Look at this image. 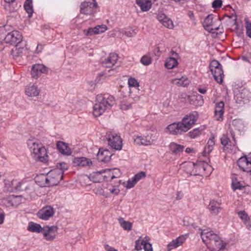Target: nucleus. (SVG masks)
Returning <instances> with one entry per match:
<instances>
[{"label":"nucleus","mask_w":251,"mask_h":251,"mask_svg":"<svg viewBox=\"0 0 251 251\" xmlns=\"http://www.w3.org/2000/svg\"><path fill=\"white\" fill-rule=\"evenodd\" d=\"M245 22L246 34L249 37L251 38V22L249 21L247 18L245 19Z\"/></svg>","instance_id":"nucleus-36"},{"label":"nucleus","mask_w":251,"mask_h":251,"mask_svg":"<svg viewBox=\"0 0 251 251\" xmlns=\"http://www.w3.org/2000/svg\"><path fill=\"white\" fill-rule=\"evenodd\" d=\"M232 188L234 191L236 190H242L244 187L240 184L238 181L234 182L232 183Z\"/></svg>","instance_id":"nucleus-46"},{"label":"nucleus","mask_w":251,"mask_h":251,"mask_svg":"<svg viewBox=\"0 0 251 251\" xmlns=\"http://www.w3.org/2000/svg\"><path fill=\"white\" fill-rule=\"evenodd\" d=\"M187 236V234L182 235L176 239L172 240L167 245V251H171L173 249L176 248L182 245L185 241Z\"/></svg>","instance_id":"nucleus-14"},{"label":"nucleus","mask_w":251,"mask_h":251,"mask_svg":"<svg viewBox=\"0 0 251 251\" xmlns=\"http://www.w3.org/2000/svg\"><path fill=\"white\" fill-rule=\"evenodd\" d=\"M209 67L214 79L218 83H222L224 75L221 64L218 61L213 60L210 62Z\"/></svg>","instance_id":"nucleus-7"},{"label":"nucleus","mask_w":251,"mask_h":251,"mask_svg":"<svg viewBox=\"0 0 251 251\" xmlns=\"http://www.w3.org/2000/svg\"><path fill=\"white\" fill-rule=\"evenodd\" d=\"M161 23H162V24L167 28L172 29L174 27V24L173 21L167 17Z\"/></svg>","instance_id":"nucleus-38"},{"label":"nucleus","mask_w":251,"mask_h":251,"mask_svg":"<svg viewBox=\"0 0 251 251\" xmlns=\"http://www.w3.org/2000/svg\"><path fill=\"white\" fill-rule=\"evenodd\" d=\"M146 176V173L144 172H140L136 175L133 177L134 178V181L136 182V183L139 181L142 178H144Z\"/></svg>","instance_id":"nucleus-43"},{"label":"nucleus","mask_w":251,"mask_h":251,"mask_svg":"<svg viewBox=\"0 0 251 251\" xmlns=\"http://www.w3.org/2000/svg\"><path fill=\"white\" fill-rule=\"evenodd\" d=\"M198 118V113L194 112L186 115L178 123H174L167 126L169 132L173 135L181 134L189 130Z\"/></svg>","instance_id":"nucleus-1"},{"label":"nucleus","mask_w":251,"mask_h":251,"mask_svg":"<svg viewBox=\"0 0 251 251\" xmlns=\"http://www.w3.org/2000/svg\"><path fill=\"white\" fill-rule=\"evenodd\" d=\"M4 219V213L3 211L0 208V225L3 223Z\"/></svg>","instance_id":"nucleus-55"},{"label":"nucleus","mask_w":251,"mask_h":251,"mask_svg":"<svg viewBox=\"0 0 251 251\" xmlns=\"http://www.w3.org/2000/svg\"><path fill=\"white\" fill-rule=\"evenodd\" d=\"M243 93H241V94H240L239 95H238V96H237V99H238L239 98H241L242 99L241 100H240V101H242L243 103L245 102V99L244 97H243Z\"/></svg>","instance_id":"nucleus-61"},{"label":"nucleus","mask_w":251,"mask_h":251,"mask_svg":"<svg viewBox=\"0 0 251 251\" xmlns=\"http://www.w3.org/2000/svg\"><path fill=\"white\" fill-rule=\"evenodd\" d=\"M58 227L55 226H44L42 227L40 225L30 222L27 226V230L36 233L42 232L44 238L47 241H53L57 234Z\"/></svg>","instance_id":"nucleus-4"},{"label":"nucleus","mask_w":251,"mask_h":251,"mask_svg":"<svg viewBox=\"0 0 251 251\" xmlns=\"http://www.w3.org/2000/svg\"><path fill=\"white\" fill-rule=\"evenodd\" d=\"M63 179V176L59 172L58 169H53L50 171L46 176H43V179L45 181L44 184L46 186H51L57 185Z\"/></svg>","instance_id":"nucleus-6"},{"label":"nucleus","mask_w":251,"mask_h":251,"mask_svg":"<svg viewBox=\"0 0 251 251\" xmlns=\"http://www.w3.org/2000/svg\"><path fill=\"white\" fill-rule=\"evenodd\" d=\"M221 142L223 146H226L228 145L230 140L226 135L224 134L221 138Z\"/></svg>","instance_id":"nucleus-49"},{"label":"nucleus","mask_w":251,"mask_h":251,"mask_svg":"<svg viewBox=\"0 0 251 251\" xmlns=\"http://www.w3.org/2000/svg\"><path fill=\"white\" fill-rule=\"evenodd\" d=\"M112 155V154L109 150L100 148L97 153V157L100 162L106 163L110 160Z\"/></svg>","instance_id":"nucleus-15"},{"label":"nucleus","mask_w":251,"mask_h":251,"mask_svg":"<svg viewBox=\"0 0 251 251\" xmlns=\"http://www.w3.org/2000/svg\"><path fill=\"white\" fill-rule=\"evenodd\" d=\"M48 72V68L43 64H36L32 66L31 75L32 77L37 79L42 74H46Z\"/></svg>","instance_id":"nucleus-11"},{"label":"nucleus","mask_w":251,"mask_h":251,"mask_svg":"<svg viewBox=\"0 0 251 251\" xmlns=\"http://www.w3.org/2000/svg\"><path fill=\"white\" fill-rule=\"evenodd\" d=\"M213 15L212 14L208 15L204 19V21L202 23V25L206 30L213 29L212 28H210V27L213 25Z\"/></svg>","instance_id":"nucleus-25"},{"label":"nucleus","mask_w":251,"mask_h":251,"mask_svg":"<svg viewBox=\"0 0 251 251\" xmlns=\"http://www.w3.org/2000/svg\"><path fill=\"white\" fill-rule=\"evenodd\" d=\"M146 139H147V140L150 141V145H151L153 144V142L155 141V136H153V134H151V135H148L147 136H145Z\"/></svg>","instance_id":"nucleus-53"},{"label":"nucleus","mask_w":251,"mask_h":251,"mask_svg":"<svg viewBox=\"0 0 251 251\" xmlns=\"http://www.w3.org/2000/svg\"><path fill=\"white\" fill-rule=\"evenodd\" d=\"M26 46L25 43L23 42V41L15 46V49L11 50V54L14 58H16L21 56L23 51L25 50V46Z\"/></svg>","instance_id":"nucleus-18"},{"label":"nucleus","mask_w":251,"mask_h":251,"mask_svg":"<svg viewBox=\"0 0 251 251\" xmlns=\"http://www.w3.org/2000/svg\"><path fill=\"white\" fill-rule=\"evenodd\" d=\"M224 102L221 101L216 104L214 111L215 117L217 121H222L224 112Z\"/></svg>","instance_id":"nucleus-19"},{"label":"nucleus","mask_w":251,"mask_h":251,"mask_svg":"<svg viewBox=\"0 0 251 251\" xmlns=\"http://www.w3.org/2000/svg\"><path fill=\"white\" fill-rule=\"evenodd\" d=\"M201 130L199 128H196L188 133L189 136L191 138H195L201 134Z\"/></svg>","instance_id":"nucleus-40"},{"label":"nucleus","mask_w":251,"mask_h":251,"mask_svg":"<svg viewBox=\"0 0 251 251\" xmlns=\"http://www.w3.org/2000/svg\"><path fill=\"white\" fill-rule=\"evenodd\" d=\"M95 29H96L95 32L96 33L99 34L104 32L107 30V28L106 25H97L95 27Z\"/></svg>","instance_id":"nucleus-42"},{"label":"nucleus","mask_w":251,"mask_h":251,"mask_svg":"<svg viewBox=\"0 0 251 251\" xmlns=\"http://www.w3.org/2000/svg\"><path fill=\"white\" fill-rule=\"evenodd\" d=\"M104 249L106 251H118L115 248L111 247L107 244L104 245Z\"/></svg>","instance_id":"nucleus-56"},{"label":"nucleus","mask_w":251,"mask_h":251,"mask_svg":"<svg viewBox=\"0 0 251 251\" xmlns=\"http://www.w3.org/2000/svg\"><path fill=\"white\" fill-rule=\"evenodd\" d=\"M141 63L145 65L148 66L152 62V59L149 55H144L140 60Z\"/></svg>","instance_id":"nucleus-35"},{"label":"nucleus","mask_w":251,"mask_h":251,"mask_svg":"<svg viewBox=\"0 0 251 251\" xmlns=\"http://www.w3.org/2000/svg\"><path fill=\"white\" fill-rule=\"evenodd\" d=\"M193 151H194L193 149L191 148H187L185 150V152L188 153H190Z\"/></svg>","instance_id":"nucleus-64"},{"label":"nucleus","mask_w":251,"mask_h":251,"mask_svg":"<svg viewBox=\"0 0 251 251\" xmlns=\"http://www.w3.org/2000/svg\"><path fill=\"white\" fill-rule=\"evenodd\" d=\"M27 144L34 160L43 163L48 161L47 150L39 141L36 139H29Z\"/></svg>","instance_id":"nucleus-2"},{"label":"nucleus","mask_w":251,"mask_h":251,"mask_svg":"<svg viewBox=\"0 0 251 251\" xmlns=\"http://www.w3.org/2000/svg\"><path fill=\"white\" fill-rule=\"evenodd\" d=\"M56 148L63 155H70L72 153V151L68 147V144L64 142L58 141L56 143Z\"/></svg>","instance_id":"nucleus-20"},{"label":"nucleus","mask_w":251,"mask_h":251,"mask_svg":"<svg viewBox=\"0 0 251 251\" xmlns=\"http://www.w3.org/2000/svg\"><path fill=\"white\" fill-rule=\"evenodd\" d=\"M198 91L201 94H204L206 92V90L205 88H198Z\"/></svg>","instance_id":"nucleus-62"},{"label":"nucleus","mask_w":251,"mask_h":251,"mask_svg":"<svg viewBox=\"0 0 251 251\" xmlns=\"http://www.w3.org/2000/svg\"><path fill=\"white\" fill-rule=\"evenodd\" d=\"M68 169V165L67 163L64 162H62L60 163H58L56 164V168L55 169H58L59 172L61 173L63 176V173L65 170H67Z\"/></svg>","instance_id":"nucleus-34"},{"label":"nucleus","mask_w":251,"mask_h":251,"mask_svg":"<svg viewBox=\"0 0 251 251\" xmlns=\"http://www.w3.org/2000/svg\"><path fill=\"white\" fill-rule=\"evenodd\" d=\"M119 192H120L119 190H117L116 189H112L110 190V192L111 193H114L116 195H118V194L119 193Z\"/></svg>","instance_id":"nucleus-63"},{"label":"nucleus","mask_w":251,"mask_h":251,"mask_svg":"<svg viewBox=\"0 0 251 251\" xmlns=\"http://www.w3.org/2000/svg\"><path fill=\"white\" fill-rule=\"evenodd\" d=\"M54 213V209L50 205L46 206L43 209L39 210L37 215L38 218L41 219L47 220L50 217L53 216Z\"/></svg>","instance_id":"nucleus-12"},{"label":"nucleus","mask_w":251,"mask_h":251,"mask_svg":"<svg viewBox=\"0 0 251 251\" xmlns=\"http://www.w3.org/2000/svg\"><path fill=\"white\" fill-rule=\"evenodd\" d=\"M95 30H96V29H95V27H94V28H89L87 30H85L84 31V32L86 31L85 35L86 36H89V35H92L94 34H97L98 33H96V32H95Z\"/></svg>","instance_id":"nucleus-52"},{"label":"nucleus","mask_w":251,"mask_h":251,"mask_svg":"<svg viewBox=\"0 0 251 251\" xmlns=\"http://www.w3.org/2000/svg\"><path fill=\"white\" fill-rule=\"evenodd\" d=\"M118 60V55L115 53H111L108 56L102 60L101 63L103 67L106 68H111L108 71H114L115 68H114L115 64Z\"/></svg>","instance_id":"nucleus-10"},{"label":"nucleus","mask_w":251,"mask_h":251,"mask_svg":"<svg viewBox=\"0 0 251 251\" xmlns=\"http://www.w3.org/2000/svg\"><path fill=\"white\" fill-rule=\"evenodd\" d=\"M201 98L202 96L200 95L192 96L190 98V102H191V101L192 100H197L199 98L201 99Z\"/></svg>","instance_id":"nucleus-57"},{"label":"nucleus","mask_w":251,"mask_h":251,"mask_svg":"<svg viewBox=\"0 0 251 251\" xmlns=\"http://www.w3.org/2000/svg\"><path fill=\"white\" fill-rule=\"evenodd\" d=\"M221 204V203L220 202L212 200L210 201L207 208L212 215H217L220 212L222 209L220 206Z\"/></svg>","instance_id":"nucleus-16"},{"label":"nucleus","mask_w":251,"mask_h":251,"mask_svg":"<svg viewBox=\"0 0 251 251\" xmlns=\"http://www.w3.org/2000/svg\"><path fill=\"white\" fill-rule=\"evenodd\" d=\"M22 35L19 31L13 30L5 35L4 41L7 44L16 45L22 42Z\"/></svg>","instance_id":"nucleus-9"},{"label":"nucleus","mask_w":251,"mask_h":251,"mask_svg":"<svg viewBox=\"0 0 251 251\" xmlns=\"http://www.w3.org/2000/svg\"><path fill=\"white\" fill-rule=\"evenodd\" d=\"M215 145L214 138H210L208 140L206 146L202 152L203 156H207L213 150V146Z\"/></svg>","instance_id":"nucleus-24"},{"label":"nucleus","mask_w":251,"mask_h":251,"mask_svg":"<svg viewBox=\"0 0 251 251\" xmlns=\"http://www.w3.org/2000/svg\"><path fill=\"white\" fill-rule=\"evenodd\" d=\"M223 1L222 0H214L212 3V7L213 8H220L222 6Z\"/></svg>","instance_id":"nucleus-45"},{"label":"nucleus","mask_w":251,"mask_h":251,"mask_svg":"<svg viewBox=\"0 0 251 251\" xmlns=\"http://www.w3.org/2000/svg\"><path fill=\"white\" fill-rule=\"evenodd\" d=\"M109 172V177H110V180L114 179V178H117L120 176V171L118 169H114L112 170L111 169H107Z\"/></svg>","instance_id":"nucleus-33"},{"label":"nucleus","mask_w":251,"mask_h":251,"mask_svg":"<svg viewBox=\"0 0 251 251\" xmlns=\"http://www.w3.org/2000/svg\"><path fill=\"white\" fill-rule=\"evenodd\" d=\"M119 222L120 224V226L125 229L126 230H130L132 227V223L126 221L124 220V218H120L118 219Z\"/></svg>","instance_id":"nucleus-30"},{"label":"nucleus","mask_w":251,"mask_h":251,"mask_svg":"<svg viewBox=\"0 0 251 251\" xmlns=\"http://www.w3.org/2000/svg\"><path fill=\"white\" fill-rule=\"evenodd\" d=\"M25 92L29 97H35L39 95V90L35 85H29L25 88Z\"/></svg>","instance_id":"nucleus-23"},{"label":"nucleus","mask_w":251,"mask_h":251,"mask_svg":"<svg viewBox=\"0 0 251 251\" xmlns=\"http://www.w3.org/2000/svg\"><path fill=\"white\" fill-rule=\"evenodd\" d=\"M237 163L239 168L243 171L247 173L251 172V161L249 157L242 156L237 160Z\"/></svg>","instance_id":"nucleus-13"},{"label":"nucleus","mask_w":251,"mask_h":251,"mask_svg":"<svg viewBox=\"0 0 251 251\" xmlns=\"http://www.w3.org/2000/svg\"><path fill=\"white\" fill-rule=\"evenodd\" d=\"M32 0H25L24 3V8L28 14V17H31L33 12Z\"/></svg>","instance_id":"nucleus-29"},{"label":"nucleus","mask_w":251,"mask_h":251,"mask_svg":"<svg viewBox=\"0 0 251 251\" xmlns=\"http://www.w3.org/2000/svg\"><path fill=\"white\" fill-rule=\"evenodd\" d=\"M166 18H167L166 15L161 11L159 12L157 15V19L160 23L163 22Z\"/></svg>","instance_id":"nucleus-51"},{"label":"nucleus","mask_w":251,"mask_h":251,"mask_svg":"<svg viewBox=\"0 0 251 251\" xmlns=\"http://www.w3.org/2000/svg\"><path fill=\"white\" fill-rule=\"evenodd\" d=\"M131 107V104H122L120 105L121 109L123 110H128L130 109Z\"/></svg>","instance_id":"nucleus-54"},{"label":"nucleus","mask_w":251,"mask_h":251,"mask_svg":"<svg viewBox=\"0 0 251 251\" xmlns=\"http://www.w3.org/2000/svg\"><path fill=\"white\" fill-rule=\"evenodd\" d=\"M128 84L130 87L139 86V83L134 78H130L128 79Z\"/></svg>","instance_id":"nucleus-48"},{"label":"nucleus","mask_w":251,"mask_h":251,"mask_svg":"<svg viewBox=\"0 0 251 251\" xmlns=\"http://www.w3.org/2000/svg\"><path fill=\"white\" fill-rule=\"evenodd\" d=\"M237 214L243 222L250 220V218L245 211H240L238 212Z\"/></svg>","instance_id":"nucleus-41"},{"label":"nucleus","mask_w":251,"mask_h":251,"mask_svg":"<svg viewBox=\"0 0 251 251\" xmlns=\"http://www.w3.org/2000/svg\"><path fill=\"white\" fill-rule=\"evenodd\" d=\"M145 239L143 247L145 251H152V245L149 242V237L146 236Z\"/></svg>","instance_id":"nucleus-39"},{"label":"nucleus","mask_w":251,"mask_h":251,"mask_svg":"<svg viewBox=\"0 0 251 251\" xmlns=\"http://www.w3.org/2000/svg\"><path fill=\"white\" fill-rule=\"evenodd\" d=\"M144 240L138 239L135 242V249L137 251H140L144 247Z\"/></svg>","instance_id":"nucleus-44"},{"label":"nucleus","mask_w":251,"mask_h":251,"mask_svg":"<svg viewBox=\"0 0 251 251\" xmlns=\"http://www.w3.org/2000/svg\"><path fill=\"white\" fill-rule=\"evenodd\" d=\"M161 23H162V24L167 28L172 29L174 27V24L173 21L167 17Z\"/></svg>","instance_id":"nucleus-37"},{"label":"nucleus","mask_w":251,"mask_h":251,"mask_svg":"<svg viewBox=\"0 0 251 251\" xmlns=\"http://www.w3.org/2000/svg\"><path fill=\"white\" fill-rule=\"evenodd\" d=\"M105 137L108 142V145L110 146L112 149L118 151H120L122 149V141L119 135L112 132H107Z\"/></svg>","instance_id":"nucleus-8"},{"label":"nucleus","mask_w":251,"mask_h":251,"mask_svg":"<svg viewBox=\"0 0 251 251\" xmlns=\"http://www.w3.org/2000/svg\"><path fill=\"white\" fill-rule=\"evenodd\" d=\"M115 103L114 98L108 94H100L96 97V103L93 106V115L96 117L101 115L106 109Z\"/></svg>","instance_id":"nucleus-3"},{"label":"nucleus","mask_w":251,"mask_h":251,"mask_svg":"<svg viewBox=\"0 0 251 251\" xmlns=\"http://www.w3.org/2000/svg\"><path fill=\"white\" fill-rule=\"evenodd\" d=\"M136 183V182H135L134 181V178L132 177L131 179H129L127 182L126 185V187L127 189H130L134 186L135 184Z\"/></svg>","instance_id":"nucleus-50"},{"label":"nucleus","mask_w":251,"mask_h":251,"mask_svg":"<svg viewBox=\"0 0 251 251\" xmlns=\"http://www.w3.org/2000/svg\"><path fill=\"white\" fill-rule=\"evenodd\" d=\"M136 3L143 12L148 11L152 6V2L151 0H136Z\"/></svg>","instance_id":"nucleus-21"},{"label":"nucleus","mask_w":251,"mask_h":251,"mask_svg":"<svg viewBox=\"0 0 251 251\" xmlns=\"http://www.w3.org/2000/svg\"><path fill=\"white\" fill-rule=\"evenodd\" d=\"M201 236L204 243L211 244L214 246L217 249L223 250L226 248V243L213 231H209L208 229H203L201 232Z\"/></svg>","instance_id":"nucleus-5"},{"label":"nucleus","mask_w":251,"mask_h":251,"mask_svg":"<svg viewBox=\"0 0 251 251\" xmlns=\"http://www.w3.org/2000/svg\"><path fill=\"white\" fill-rule=\"evenodd\" d=\"M169 150L172 152V154L177 155L182 152L184 149L183 145L177 144L175 142H172L168 146Z\"/></svg>","instance_id":"nucleus-22"},{"label":"nucleus","mask_w":251,"mask_h":251,"mask_svg":"<svg viewBox=\"0 0 251 251\" xmlns=\"http://www.w3.org/2000/svg\"><path fill=\"white\" fill-rule=\"evenodd\" d=\"M145 137H142L141 136H138L134 139L135 143L139 145H145L148 146L150 145V142Z\"/></svg>","instance_id":"nucleus-31"},{"label":"nucleus","mask_w":251,"mask_h":251,"mask_svg":"<svg viewBox=\"0 0 251 251\" xmlns=\"http://www.w3.org/2000/svg\"><path fill=\"white\" fill-rule=\"evenodd\" d=\"M183 197V194L181 191H178L176 194V200H180Z\"/></svg>","instance_id":"nucleus-58"},{"label":"nucleus","mask_w":251,"mask_h":251,"mask_svg":"<svg viewBox=\"0 0 251 251\" xmlns=\"http://www.w3.org/2000/svg\"><path fill=\"white\" fill-rule=\"evenodd\" d=\"M172 82L174 84L181 86H186L189 83V80L185 76H182L180 78L173 79Z\"/></svg>","instance_id":"nucleus-28"},{"label":"nucleus","mask_w":251,"mask_h":251,"mask_svg":"<svg viewBox=\"0 0 251 251\" xmlns=\"http://www.w3.org/2000/svg\"><path fill=\"white\" fill-rule=\"evenodd\" d=\"M92 3L89 1H83L80 5V13L84 15H92L94 11L92 7Z\"/></svg>","instance_id":"nucleus-17"},{"label":"nucleus","mask_w":251,"mask_h":251,"mask_svg":"<svg viewBox=\"0 0 251 251\" xmlns=\"http://www.w3.org/2000/svg\"><path fill=\"white\" fill-rule=\"evenodd\" d=\"M26 189V186L24 183L21 182H18L16 186H15V190L17 191H23Z\"/></svg>","instance_id":"nucleus-47"},{"label":"nucleus","mask_w":251,"mask_h":251,"mask_svg":"<svg viewBox=\"0 0 251 251\" xmlns=\"http://www.w3.org/2000/svg\"><path fill=\"white\" fill-rule=\"evenodd\" d=\"M244 223L246 225L248 229H250L251 227V222L250 221V219L248 220L247 222L245 221L244 222Z\"/></svg>","instance_id":"nucleus-60"},{"label":"nucleus","mask_w":251,"mask_h":251,"mask_svg":"<svg viewBox=\"0 0 251 251\" xmlns=\"http://www.w3.org/2000/svg\"><path fill=\"white\" fill-rule=\"evenodd\" d=\"M103 172L104 173L107 172V176H103L102 177H103V179L105 181H108V180L107 179L108 178L110 177L109 175V172L108 171L107 169L103 170Z\"/></svg>","instance_id":"nucleus-59"},{"label":"nucleus","mask_w":251,"mask_h":251,"mask_svg":"<svg viewBox=\"0 0 251 251\" xmlns=\"http://www.w3.org/2000/svg\"><path fill=\"white\" fill-rule=\"evenodd\" d=\"M22 197L21 196L12 195L9 198V201L11 202L12 206H17L21 202Z\"/></svg>","instance_id":"nucleus-32"},{"label":"nucleus","mask_w":251,"mask_h":251,"mask_svg":"<svg viewBox=\"0 0 251 251\" xmlns=\"http://www.w3.org/2000/svg\"><path fill=\"white\" fill-rule=\"evenodd\" d=\"M73 162L77 166H85L92 164V162L88 159L85 157L75 158Z\"/></svg>","instance_id":"nucleus-26"},{"label":"nucleus","mask_w":251,"mask_h":251,"mask_svg":"<svg viewBox=\"0 0 251 251\" xmlns=\"http://www.w3.org/2000/svg\"><path fill=\"white\" fill-rule=\"evenodd\" d=\"M178 64L175 57H170L168 58L165 63V67L168 69H172L177 66Z\"/></svg>","instance_id":"nucleus-27"}]
</instances>
